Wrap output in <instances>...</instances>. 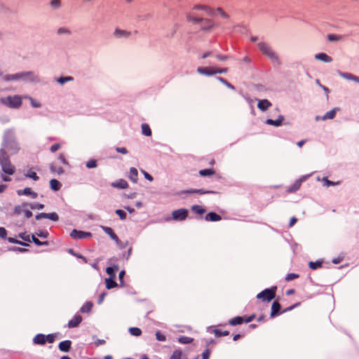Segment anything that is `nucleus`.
Wrapping results in <instances>:
<instances>
[{"label":"nucleus","instance_id":"obj_1","mask_svg":"<svg viewBox=\"0 0 359 359\" xmlns=\"http://www.w3.org/2000/svg\"><path fill=\"white\" fill-rule=\"evenodd\" d=\"M18 149V144L13 140V133L11 131L6 132L4 137V149L0 151V164L2 170L8 175H13L15 172V167L10 162L6 150L13 154Z\"/></svg>","mask_w":359,"mask_h":359},{"label":"nucleus","instance_id":"obj_2","mask_svg":"<svg viewBox=\"0 0 359 359\" xmlns=\"http://www.w3.org/2000/svg\"><path fill=\"white\" fill-rule=\"evenodd\" d=\"M194 10L202 11L204 12L205 14L208 15H218L224 19H226L229 18V15L222 8H219V7H218L217 8H213L208 6L198 5L194 8Z\"/></svg>","mask_w":359,"mask_h":359},{"label":"nucleus","instance_id":"obj_3","mask_svg":"<svg viewBox=\"0 0 359 359\" xmlns=\"http://www.w3.org/2000/svg\"><path fill=\"white\" fill-rule=\"evenodd\" d=\"M226 68H219L217 67L212 66V67H199L197 69L198 73L206 75V76H212L216 74H222L226 72Z\"/></svg>","mask_w":359,"mask_h":359},{"label":"nucleus","instance_id":"obj_4","mask_svg":"<svg viewBox=\"0 0 359 359\" xmlns=\"http://www.w3.org/2000/svg\"><path fill=\"white\" fill-rule=\"evenodd\" d=\"M1 102L11 108H18L22 104V97L19 95L8 96L7 97L2 98Z\"/></svg>","mask_w":359,"mask_h":359},{"label":"nucleus","instance_id":"obj_5","mask_svg":"<svg viewBox=\"0 0 359 359\" xmlns=\"http://www.w3.org/2000/svg\"><path fill=\"white\" fill-rule=\"evenodd\" d=\"M276 287H273L269 289H266L257 295V298L262 299L263 302H269L275 297Z\"/></svg>","mask_w":359,"mask_h":359},{"label":"nucleus","instance_id":"obj_6","mask_svg":"<svg viewBox=\"0 0 359 359\" xmlns=\"http://www.w3.org/2000/svg\"><path fill=\"white\" fill-rule=\"evenodd\" d=\"M55 334L44 335L42 334H37L33 339L35 344L43 345L46 342L53 343L55 339Z\"/></svg>","mask_w":359,"mask_h":359},{"label":"nucleus","instance_id":"obj_7","mask_svg":"<svg viewBox=\"0 0 359 359\" xmlns=\"http://www.w3.org/2000/svg\"><path fill=\"white\" fill-rule=\"evenodd\" d=\"M258 47L260 51L265 55L268 56L271 59H276V53L273 51L271 48L264 42L258 43Z\"/></svg>","mask_w":359,"mask_h":359},{"label":"nucleus","instance_id":"obj_8","mask_svg":"<svg viewBox=\"0 0 359 359\" xmlns=\"http://www.w3.org/2000/svg\"><path fill=\"white\" fill-rule=\"evenodd\" d=\"M192 13H189L187 14V17L189 20H194V21H199L201 20L203 23V27L205 29H210L214 27L215 22L213 20L210 19H198V18H194L192 17Z\"/></svg>","mask_w":359,"mask_h":359},{"label":"nucleus","instance_id":"obj_9","mask_svg":"<svg viewBox=\"0 0 359 359\" xmlns=\"http://www.w3.org/2000/svg\"><path fill=\"white\" fill-rule=\"evenodd\" d=\"M188 217V210L184 208L174 210L172 212V218L175 221H184Z\"/></svg>","mask_w":359,"mask_h":359},{"label":"nucleus","instance_id":"obj_10","mask_svg":"<svg viewBox=\"0 0 359 359\" xmlns=\"http://www.w3.org/2000/svg\"><path fill=\"white\" fill-rule=\"evenodd\" d=\"M255 318V315L245 317H235L229 320V324L231 325H237L242 324L243 323H250Z\"/></svg>","mask_w":359,"mask_h":359},{"label":"nucleus","instance_id":"obj_11","mask_svg":"<svg viewBox=\"0 0 359 359\" xmlns=\"http://www.w3.org/2000/svg\"><path fill=\"white\" fill-rule=\"evenodd\" d=\"M70 236L74 239H83L90 238L92 234L90 232L74 229L71 232Z\"/></svg>","mask_w":359,"mask_h":359},{"label":"nucleus","instance_id":"obj_12","mask_svg":"<svg viewBox=\"0 0 359 359\" xmlns=\"http://www.w3.org/2000/svg\"><path fill=\"white\" fill-rule=\"evenodd\" d=\"M29 205L27 203H24L22 205H18L15 208V213L17 215H20L21 213H24L25 217L29 218L32 216V213L30 210L27 209V207Z\"/></svg>","mask_w":359,"mask_h":359},{"label":"nucleus","instance_id":"obj_13","mask_svg":"<svg viewBox=\"0 0 359 359\" xmlns=\"http://www.w3.org/2000/svg\"><path fill=\"white\" fill-rule=\"evenodd\" d=\"M36 219H42V218H46V219H49L50 220H53V221H57L59 217H58V215L55 213V212H52V213H40L38 215H36Z\"/></svg>","mask_w":359,"mask_h":359},{"label":"nucleus","instance_id":"obj_14","mask_svg":"<svg viewBox=\"0 0 359 359\" xmlns=\"http://www.w3.org/2000/svg\"><path fill=\"white\" fill-rule=\"evenodd\" d=\"M23 76L27 80H34L33 75L31 73H25L23 74H14L8 76L5 78L6 80H15L18 79L20 77Z\"/></svg>","mask_w":359,"mask_h":359},{"label":"nucleus","instance_id":"obj_15","mask_svg":"<svg viewBox=\"0 0 359 359\" xmlns=\"http://www.w3.org/2000/svg\"><path fill=\"white\" fill-rule=\"evenodd\" d=\"M18 195H27L31 196L32 198H36L38 196L37 193L33 191L31 188H25L22 190H18L17 191Z\"/></svg>","mask_w":359,"mask_h":359},{"label":"nucleus","instance_id":"obj_16","mask_svg":"<svg viewBox=\"0 0 359 359\" xmlns=\"http://www.w3.org/2000/svg\"><path fill=\"white\" fill-rule=\"evenodd\" d=\"M114 34L116 38H128L132 35V32L126 30L116 29L114 31Z\"/></svg>","mask_w":359,"mask_h":359},{"label":"nucleus","instance_id":"obj_17","mask_svg":"<svg viewBox=\"0 0 359 359\" xmlns=\"http://www.w3.org/2000/svg\"><path fill=\"white\" fill-rule=\"evenodd\" d=\"M81 320H82V318L80 315H79V314L75 315L74 316V318L71 320H69V322L68 323V326L70 328L76 327L80 324Z\"/></svg>","mask_w":359,"mask_h":359},{"label":"nucleus","instance_id":"obj_18","mask_svg":"<svg viewBox=\"0 0 359 359\" xmlns=\"http://www.w3.org/2000/svg\"><path fill=\"white\" fill-rule=\"evenodd\" d=\"M111 186L114 188H118V189H126L128 187V182L123 179L118 180L116 182H112Z\"/></svg>","mask_w":359,"mask_h":359},{"label":"nucleus","instance_id":"obj_19","mask_svg":"<svg viewBox=\"0 0 359 359\" xmlns=\"http://www.w3.org/2000/svg\"><path fill=\"white\" fill-rule=\"evenodd\" d=\"M315 59L325 62H331L332 61V58L330 56L323 53L315 55Z\"/></svg>","mask_w":359,"mask_h":359},{"label":"nucleus","instance_id":"obj_20","mask_svg":"<svg viewBox=\"0 0 359 359\" xmlns=\"http://www.w3.org/2000/svg\"><path fill=\"white\" fill-rule=\"evenodd\" d=\"M25 176L26 177L32 179L34 181H37L39 179V177L36 175V172L33 168H29L27 170H26L25 172Z\"/></svg>","mask_w":359,"mask_h":359},{"label":"nucleus","instance_id":"obj_21","mask_svg":"<svg viewBox=\"0 0 359 359\" xmlns=\"http://www.w3.org/2000/svg\"><path fill=\"white\" fill-rule=\"evenodd\" d=\"M205 219L206 221L217 222L221 220L222 217L220 215L215 212H209L208 214L206 215Z\"/></svg>","mask_w":359,"mask_h":359},{"label":"nucleus","instance_id":"obj_22","mask_svg":"<svg viewBox=\"0 0 359 359\" xmlns=\"http://www.w3.org/2000/svg\"><path fill=\"white\" fill-rule=\"evenodd\" d=\"M128 178L133 182H137L138 172L137 170L135 168H131L130 169L128 175Z\"/></svg>","mask_w":359,"mask_h":359},{"label":"nucleus","instance_id":"obj_23","mask_svg":"<svg viewBox=\"0 0 359 359\" xmlns=\"http://www.w3.org/2000/svg\"><path fill=\"white\" fill-rule=\"evenodd\" d=\"M271 106V102L267 100H259L258 103V108L262 111L268 109Z\"/></svg>","mask_w":359,"mask_h":359},{"label":"nucleus","instance_id":"obj_24","mask_svg":"<svg viewBox=\"0 0 359 359\" xmlns=\"http://www.w3.org/2000/svg\"><path fill=\"white\" fill-rule=\"evenodd\" d=\"M72 342L69 340L63 341L60 343L59 344V348L60 351L64 352L69 351L70 347H71Z\"/></svg>","mask_w":359,"mask_h":359},{"label":"nucleus","instance_id":"obj_25","mask_svg":"<svg viewBox=\"0 0 359 359\" xmlns=\"http://www.w3.org/2000/svg\"><path fill=\"white\" fill-rule=\"evenodd\" d=\"M280 309V304L277 302H274L273 303L272 307H271V317L276 316L278 313Z\"/></svg>","mask_w":359,"mask_h":359},{"label":"nucleus","instance_id":"obj_26","mask_svg":"<svg viewBox=\"0 0 359 359\" xmlns=\"http://www.w3.org/2000/svg\"><path fill=\"white\" fill-rule=\"evenodd\" d=\"M283 119V117L280 116L277 120L268 119L266 123L269 125L280 126L282 124Z\"/></svg>","mask_w":359,"mask_h":359},{"label":"nucleus","instance_id":"obj_27","mask_svg":"<svg viewBox=\"0 0 359 359\" xmlns=\"http://www.w3.org/2000/svg\"><path fill=\"white\" fill-rule=\"evenodd\" d=\"M103 229H104V232L106 233H107L111 238V239H113L116 241H118V236L113 231L112 229H111L110 227H103Z\"/></svg>","mask_w":359,"mask_h":359},{"label":"nucleus","instance_id":"obj_28","mask_svg":"<svg viewBox=\"0 0 359 359\" xmlns=\"http://www.w3.org/2000/svg\"><path fill=\"white\" fill-rule=\"evenodd\" d=\"M339 75L346 79L353 80L359 83V77H357L351 74L339 72Z\"/></svg>","mask_w":359,"mask_h":359},{"label":"nucleus","instance_id":"obj_29","mask_svg":"<svg viewBox=\"0 0 359 359\" xmlns=\"http://www.w3.org/2000/svg\"><path fill=\"white\" fill-rule=\"evenodd\" d=\"M339 110V109L336 108V109H334L328 112H327L325 116L322 118V120H326V119H332L333 118L335 115H336V113L337 111Z\"/></svg>","mask_w":359,"mask_h":359},{"label":"nucleus","instance_id":"obj_30","mask_svg":"<svg viewBox=\"0 0 359 359\" xmlns=\"http://www.w3.org/2000/svg\"><path fill=\"white\" fill-rule=\"evenodd\" d=\"M118 268L117 266H111V267H108L107 268V274L111 278H115V273L116 272L118 271Z\"/></svg>","mask_w":359,"mask_h":359},{"label":"nucleus","instance_id":"obj_31","mask_svg":"<svg viewBox=\"0 0 359 359\" xmlns=\"http://www.w3.org/2000/svg\"><path fill=\"white\" fill-rule=\"evenodd\" d=\"M50 188L54 191H57L61 187V183L57 180H51L50 182Z\"/></svg>","mask_w":359,"mask_h":359},{"label":"nucleus","instance_id":"obj_32","mask_svg":"<svg viewBox=\"0 0 359 359\" xmlns=\"http://www.w3.org/2000/svg\"><path fill=\"white\" fill-rule=\"evenodd\" d=\"M191 210L198 215H203L205 212V209L198 205H193L191 207Z\"/></svg>","mask_w":359,"mask_h":359},{"label":"nucleus","instance_id":"obj_33","mask_svg":"<svg viewBox=\"0 0 359 359\" xmlns=\"http://www.w3.org/2000/svg\"><path fill=\"white\" fill-rule=\"evenodd\" d=\"M93 308V304L91 302H86L81 309L82 313H88Z\"/></svg>","mask_w":359,"mask_h":359},{"label":"nucleus","instance_id":"obj_34","mask_svg":"<svg viewBox=\"0 0 359 359\" xmlns=\"http://www.w3.org/2000/svg\"><path fill=\"white\" fill-rule=\"evenodd\" d=\"M142 133L144 135L150 136L151 135V130L149 125H147L146 123H144L142 125Z\"/></svg>","mask_w":359,"mask_h":359},{"label":"nucleus","instance_id":"obj_35","mask_svg":"<svg viewBox=\"0 0 359 359\" xmlns=\"http://www.w3.org/2000/svg\"><path fill=\"white\" fill-rule=\"evenodd\" d=\"M129 332L132 335L135 337H139L142 334L141 330L138 327H131L130 328Z\"/></svg>","mask_w":359,"mask_h":359},{"label":"nucleus","instance_id":"obj_36","mask_svg":"<svg viewBox=\"0 0 359 359\" xmlns=\"http://www.w3.org/2000/svg\"><path fill=\"white\" fill-rule=\"evenodd\" d=\"M106 285L108 289H111L116 286V283L111 278L106 280Z\"/></svg>","mask_w":359,"mask_h":359},{"label":"nucleus","instance_id":"obj_37","mask_svg":"<svg viewBox=\"0 0 359 359\" xmlns=\"http://www.w3.org/2000/svg\"><path fill=\"white\" fill-rule=\"evenodd\" d=\"M302 182V180H300L299 181H297L290 188V192H293V191H295L297 190H298L301 186V184Z\"/></svg>","mask_w":359,"mask_h":359},{"label":"nucleus","instance_id":"obj_38","mask_svg":"<svg viewBox=\"0 0 359 359\" xmlns=\"http://www.w3.org/2000/svg\"><path fill=\"white\" fill-rule=\"evenodd\" d=\"M199 173L201 176L212 175L214 174V170L212 169H204L200 170Z\"/></svg>","mask_w":359,"mask_h":359},{"label":"nucleus","instance_id":"obj_39","mask_svg":"<svg viewBox=\"0 0 359 359\" xmlns=\"http://www.w3.org/2000/svg\"><path fill=\"white\" fill-rule=\"evenodd\" d=\"M32 241L36 244L37 245H48L47 241H41L39 240L38 238L36 237V235L32 236Z\"/></svg>","mask_w":359,"mask_h":359},{"label":"nucleus","instance_id":"obj_40","mask_svg":"<svg viewBox=\"0 0 359 359\" xmlns=\"http://www.w3.org/2000/svg\"><path fill=\"white\" fill-rule=\"evenodd\" d=\"M184 193L203 194L210 193V191H204L202 189H191V190L186 191Z\"/></svg>","mask_w":359,"mask_h":359},{"label":"nucleus","instance_id":"obj_41","mask_svg":"<svg viewBox=\"0 0 359 359\" xmlns=\"http://www.w3.org/2000/svg\"><path fill=\"white\" fill-rule=\"evenodd\" d=\"M182 357V351L179 350H176L173 352L172 355L170 357V359H181Z\"/></svg>","mask_w":359,"mask_h":359},{"label":"nucleus","instance_id":"obj_42","mask_svg":"<svg viewBox=\"0 0 359 359\" xmlns=\"http://www.w3.org/2000/svg\"><path fill=\"white\" fill-rule=\"evenodd\" d=\"M156 339L160 341H165L166 340L165 336L163 333H161L160 331H157L156 332Z\"/></svg>","mask_w":359,"mask_h":359},{"label":"nucleus","instance_id":"obj_43","mask_svg":"<svg viewBox=\"0 0 359 359\" xmlns=\"http://www.w3.org/2000/svg\"><path fill=\"white\" fill-rule=\"evenodd\" d=\"M34 235H36L39 237H41L42 238H46L48 235V233L46 231L40 230V231H38L37 232H36V233Z\"/></svg>","mask_w":359,"mask_h":359},{"label":"nucleus","instance_id":"obj_44","mask_svg":"<svg viewBox=\"0 0 359 359\" xmlns=\"http://www.w3.org/2000/svg\"><path fill=\"white\" fill-rule=\"evenodd\" d=\"M192 339L188 337H182L179 338V342L181 344H189L192 341Z\"/></svg>","mask_w":359,"mask_h":359},{"label":"nucleus","instance_id":"obj_45","mask_svg":"<svg viewBox=\"0 0 359 359\" xmlns=\"http://www.w3.org/2000/svg\"><path fill=\"white\" fill-rule=\"evenodd\" d=\"M323 181L324 182V186H325V187L337 185V184H339V183H340L339 182H334L330 181L326 178H324Z\"/></svg>","mask_w":359,"mask_h":359},{"label":"nucleus","instance_id":"obj_46","mask_svg":"<svg viewBox=\"0 0 359 359\" xmlns=\"http://www.w3.org/2000/svg\"><path fill=\"white\" fill-rule=\"evenodd\" d=\"M50 170H51L52 172L57 173V174H62L64 172V170H63V169L62 168L56 167V166H54V165H52L50 167Z\"/></svg>","mask_w":359,"mask_h":359},{"label":"nucleus","instance_id":"obj_47","mask_svg":"<svg viewBox=\"0 0 359 359\" xmlns=\"http://www.w3.org/2000/svg\"><path fill=\"white\" fill-rule=\"evenodd\" d=\"M29 206L32 209H38V210H41L44 208V205L43 204H40V203H31V204H29Z\"/></svg>","mask_w":359,"mask_h":359},{"label":"nucleus","instance_id":"obj_48","mask_svg":"<svg viewBox=\"0 0 359 359\" xmlns=\"http://www.w3.org/2000/svg\"><path fill=\"white\" fill-rule=\"evenodd\" d=\"M299 278V275L298 274H296V273H289L287 275L286 278H285V280L287 281H290V280H292L294 279H296Z\"/></svg>","mask_w":359,"mask_h":359},{"label":"nucleus","instance_id":"obj_49","mask_svg":"<svg viewBox=\"0 0 359 359\" xmlns=\"http://www.w3.org/2000/svg\"><path fill=\"white\" fill-rule=\"evenodd\" d=\"M327 39L330 41H334L340 40L341 37L335 34H329L327 36Z\"/></svg>","mask_w":359,"mask_h":359},{"label":"nucleus","instance_id":"obj_50","mask_svg":"<svg viewBox=\"0 0 359 359\" xmlns=\"http://www.w3.org/2000/svg\"><path fill=\"white\" fill-rule=\"evenodd\" d=\"M86 166L88 168H95L97 166L96 161H95V160H90V161H88L87 162V163H86Z\"/></svg>","mask_w":359,"mask_h":359},{"label":"nucleus","instance_id":"obj_51","mask_svg":"<svg viewBox=\"0 0 359 359\" xmlns=\"http://www.w3.org/2000/svg\"><path fill=\"white\" fill-rule=\"evenodd\" d=\"M116 213L119 216V217L121 219H125L126 218V213L121 210H117L116 211Z\"/></svg>","mask_w":359,"mask_h":359},{"label":"nucleus","instance_id":"obj_52","mask_svg":"<svg viewBox=\"0 0 359 359\" xmlns=\"http://www.w3.org/2000/svg\"><path fill=\"white\" fill-rule=\"evenodd\" d=\"M309 266L312 269H318V268L321 266V264L320 262H310L309 263Z\"/></svg>","mask_w":359,"mask_h":359},{"label":"nucleus","instance_id":"obj_53","mask_svg":"<svg viewBox=\"0 0 359 359\" xmlns=\"http://www.w3.org/2000/svg\"><path fill=\"white\" fill-rule=\"evenodd\" d=\"M50 5L53 8H57L60 6V0H51Z\"/></svg>","mask_w":359,"mask_h":359},{"label":"nucleus","instance_id":"obj_54","mask_svg":"<svg viewBox=\"0 0 359 359\" xmlns=\"http://www.w3.org/2000/svg\"><path fill=\"white\" fill-rule=\"evenodd\" d=\"M61 147V144L60 143H57V144H55L51 146L50 147V151L52 152H55L56 151H57Z\"/></svg>","mask_w":359,"mask_h":359},{"label":"nucleus","instance_id":"obj_55","mask_svg":"<svg viewBox=\"0 0 359 359\" xmlns=\"http://www.w3.org/2000/svg\"><path fill=\"white\" fill-rule=\"evenodd\" d=\"M6 235H7V231H6V229L4 227H0V237L2 238H6Z\"/></svg>","mask_w":359,"mask_h":359},{"label":"nucleus","instance_id":"obj_56","mask_svg":"<svg viewBox=\"0 0 359 359\" xmlns=\"http://www.w3.org/2000/svg\"><path fill=\"white\" fill-rule=\"evenodd\" d=\"M142 172L147 180H148L150 182L153 181V177L150 174H149L148 172H147L144 170H142Z\"/></svg>","mask_w":359,"mask_h":359},{"label":"nucleus","instance_id":"obj_57","mask_svg":"<svg viewBox=\"0 0 359 359\" xmlns=\"http://www.w3.org/2000/svg\"><path fill=\"white\" fill-rule=\"evenodd\" d=\"M72 79V77L70 76H68V77H61L59 80H58V82L63 84L65 82L67 81H71Z\"/></svg>","mask_w":359,"mask_h":359},{"label":"nucleus","instance_id":"obj_58","mask_svg":"<svg viewBox=\"0 0 359 359\" xmlns=\"http://www.w3.org/2000/svg\"><path fill=\"white\" fill-rule=\"evenodd\" d=\"M8 241L11 243H18V244H21V245H25V243H23L22 242L19 241L13 238H11V237L8 238Z\"/></svg>","mask_w":359,"mask_h":359},{"label":"nucleus","instance_id":"obj_59","mask_svg":"<svg viewBox=\"0 0 359 359\" xmlns=\"http://www.w3.org/2000/svg\"><path fill=\"white\" fill-rule=\"evenodd\" d=\"M58 158H59V160H60L62 163L66 164V165H67V164H68V163H67V160H66V158H65V156H64L63 154H60V155H59Z\"/></svg>","mask_w":359,"mask_h":359},{"label":"nucleus","instance_id":"obj_60","mask_svg":"<svg viewBox=\"0 0 359 359\" xmlns=\"http://www.w3.org/2000/svg\"><path fill=\"white\" fill-rule=\"evenodd\" d=\"M59 34H69V31L67 28H60L57 30Z\"/></svg>","mask_w":359,"mask_h":359},{"label":"nucleus","instance_id":"obj_61","mask_svg":"<svg viewBox=\"0 0 359 359\" xmlns=\"http://www.w3.org/2000/svg\"><path fill=\"white\" fill-rule=\"evenodd\" d=\"M215 335L218 336V337L222 336V335H228L229 334L228 332H221L220 330H216L215 331Z\"/></svg>","mask_w":359,"mask_h":359},{"label":"nucleus","instance_id":"obj_62","mask_svg":"<svg viewBox=\"0 0 359 359\" xmlns=\"http://www.w3.org/2000/svg\"><path fill=\"white\" fill-rule=\"evenodd\" d=\"M210 354V353L208 350L205 351L202 355V359H209Z\"/></svg>","mask_w":359,"mask_h":359},{"label":"nucleus","instance_id":"obj_63","mask_svg":"<svg viewBox=\"0 0 359 359\" xmlns=\"http://www.w3.org/2000/svg\"><path fill=\"white\" fill-rule=\"evenodd\" d=\"M116 151H117L118 152H119V153L124 154H127V153H128L127 149H126V148H124V147H121V148H120V147H117V148H116Z\"/></svg>","mask_w":359,"mask_h":359},{"label":"nucleus","instance_id":"obj_64","mask_svg":"<svg viewBox=\"0 0 359 359\" xmlns=\"http://www.w3.org/2000/svg\"><path fill=\"white\" fill-rule=\"evenodd\" d=\"M31 101V104L34 107H39L41 106L40 103L37 102L36 101L34 100L32 98H29Z\"/></svg>","mask_w":359,"mask_h":359}]
</instances>
